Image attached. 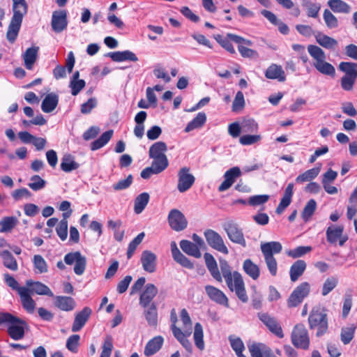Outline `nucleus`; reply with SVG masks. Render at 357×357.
<instances>
[{
    "instance_id": "15",
    "label": "nucleus",
    "mask_w": 357,
    "mask_h": 357,
    "mask_svg": "<svg viewBox=\"0 0 357 357\" xmlns=\"http://www.w3.org/2000/svg\"><path fill=\"white\" fill-rule=\"evenodd\" d=\"M51 26L55 33H61L65 30L68 26L66 10L54 11L52 16Z\"/></svg>"
},
{
    "instance_id": "46",
    "label": "nucleus",
    "mask_w": 357,
    "mask_h": 357,
    "mask_svg": "<svg viewBox=\"0 0 357 357\" xmlns=\"http://www.w3.org/2000/svg\"><path fill=\"white\" fill-rule=\"evenodd\" d=\"M172 331L174 337L179 341L182 346L189 352L192 351L191 342L186 338L182 331L176 326H172Z\"/></svg>"
},
{
    "instance_id": "33",
    "label": "nucleus",
    "mask_w": 357,
    "mask_h": 357,
    "mask_svg": "<svg viewBox=\"0 0 357 357\" xmlns=\"http://www.w3.org/2000/svg\"><path fill=\"white\" fill-rule=\"evenodd\" d=\"M315 39L319 45L328 50H335L337 45V41L335 38L321 32L315 35Z\"/></svg>"
},
{
    "instance_id": "28",
    "label": "nucleus",
    "mask_w": 357,
    "mask_h": 357,
    "mask_svg": "<svg viewBox=\"0 0 357 357\" xmlns=\"http://www.w3.org/2000/svg\"><path fill=\"white\" fill-rule=\"evenodd\" d=\"M59 96L54 93H48L43 99L41 109L45 113H50L57 107Z\"/></svg>"
},
{
    "instance_id": "6",
    "label": "nucleus",
    "mask_w": 357,
    "mask_h": 357,
    "mask_svg": "<svg viewBox=\"0 0 357 357\" xmlns=\"http://www.w3.org/2000/svg\"><path fill=\"white\" fill-rule=\"evenodd\" d=\"M310 329L317 328V336L325 334L328 331V324L327 314L325 310L319 307H313L308 317Z\"/></svg>"
},
{
    "instance_id": "29",
    "label": "nucleus",
    "mask_w": 357,
    "mask_h": 357,
    "mask_svg": "<svg viewBox=\"0 0 357 357\" xmlns=\"http://www.w3.org/2000/svg\"><path fill=\"white\" fill-rule=\"evenodd\" d=\"M307 264L305 261L296 260L290 267L289 275L291 282H296L303 274Z\"/></svg>"
},
{
    "instance_id": "53",
    "label": "nucleus",
    "mask_w": 357,
    "mask_h": 357,
    "mask_svg": "<svg viewBox=\"0 0 357 357\" xmlns=\"http://www.w3.org/2000/svg\"><path fill=\"white\" fill-rule=\"evenodd\" d=\"M319 173V168H312L300 174L296 178L297 183L310 181L317 176Z\"/></svg>"
},
{
    "instance_id": "52",
    "label": "nucleus",
    "mask_w": 357,
    "mask_h": 357,
    "mask_svg": "<svg viewBox=\"0 0 357 357\" xmlns=\"http://www.w3.org/2000/svg\"><path fill=\"white\" fill-rule=\"evenodd\" d=\"M317 208V203L314 199H310L305 206L301 216L305 222L310 220L311 216L314 214Z\"/></svg>"
},
{
    "instance_id": "4",
    "label": "nucleus",
    "mask_w": 357,
    "mask_h": 357,
    "mask_svg": "<svg viewBox=\"0 0 357 357\" xmlns=\"http://www.w3.org/2000/svg\"><path fill=\"white\" fill-rule=\"evenodd\" d=\"M3 324H8L7 331L12 339L19 340L24 337V326L26 325L24 321L9 312H1L0 326Z\"/></svg>"
},
{
    "instance_id": "12",
    "label": "nucleus",
    "mask_w": 357,
    "mask_h": 357,
    "mask_svg": "<svg viewBox=\"0 0 357 357\" xmlns=\"http://www.w3.org/2000/svg\"><path fill=\"white\" fill-rule=\"evenodd\" d=\"M64 261L68 265L75 264L74 266L75 274L81 275L84 273L86 266V259L82 255L80 252L77 251L66 254L64 257Z\"/></svg>"
},
{
    "instance_id": "50",
    "label": "nucleus",
    "mask_w": 357,
    "mask_h": 357,
    "mask_svg": "<svg viewBox=\"0 0 357 357\" xmlns=\"http://www.w3.org/2000/svg\"><path fill=\"white\" fill-rule=\"evenodd\" d=\"M323 18L326 26L328 29H336L339 26L337 18L328 9H325L323 13Z\"/></svg>"
},
{
    "instance_id": "7",
    "label": "nucleus",
    "mask_w": 357,
    "mask_h": 357,
    "mask_svg": "<svg viewBox=\"0 0 357 357\" xmlns=\"http://www.w3.org/2000/svg\"><path fill=\"white\" fill-rule=\"evenodd\" d=\"M291 342L298 349H307L310 346V337L307 330L303 324L296 325L291 335Z\"/></svg>"
},
{
    "instance_id": "54",
    "label": "nucleus",
    "mask_w": 357,
    "mask_h": 357,
    "mask_svg": "<svg viewBox=\"0 0 357 357\" xmlns=\"http://www.w3.org/2000/svg\"><path fill=\"white\" fill-rule=\"evenodd\" d=\"M33 262L34 268L37 270V273H44L47 272V264L44 258L41 255H35L33 256Z\"/></svg>"
},
{
    "instance_id": "13",
    "label": "nucleus",
    "mask_w": 357,
    "mask_h": 357,
    "mask_svg": "<svg viewBox=\"0 0 357 357\" xmlns=\"http://www.w3.org/2000/svg\"><path fill=\"white\" fill-rule=\"evenodd\" d=\"M190 168L183 167L178 172L177 189L180 192L188 190L195 183V176L190 173Z\"/></svg>"
},
{
    "instance_id": "10",
    "label": "nucleus",
    "mask_w": 357,
    "mask_h": 357,
    "mask_svg": "<svg viewBox=\"0 0 357 357\" xmlns=\"http://www.w3.org/2000/svg\"><path fill=\"white\" fill-rule=\"evenodd\" d=\"M223 229L231 242L241 245L243 248L247 246L243 231L236 222L228 221L223 225Z\"/></svg>"
},
{
    "instance_id": "19",
    "label": "nucleus",
    "mask_w": 357,
    "mask_h": 357,
    "mask_svg": "<svg viewBox=\"0 0 357 357\" xmlns=\"http://www.w3.org/2000/svg\"><path fill=\"white\" fill-rule=\"evenodd\" d=\"M141 263L145 271L150 273H154L156 271L157 257L153 252L144 250L142 253Z\"/></svg>"
},
{
    "instance_id": "55",
    "label": "nucleus",
    "mask_w": 357,
    "mask_h": 357,
    "mask_svg": "<svg viewBox=\"0 0 357 357\" xmlns=\"http://www.w3.org/2000/svg\"><path fill=\"white\" fill-rule=\"evenodd\" d=\"M151 166L159 173L162 172L169 165L167 157H160L152 158Z\"/></svg>"
},
{
    "instance_id": "31",
    "label": "nucleus",
    "mask_w": 357,
    "mask_h": 357,
    "mask_svg": "<svg viewBox=\"0 0 357 357\" xmlns=\"http://www.w3.org/2000/svg\"><path fill=\"white\" fill-rule=\"evenodd\" d=\"M167 151V146L164 142H157L153 144L149 150L150 158L167 157L165 153Z\"/></svg>"
},
{
    "instance_id": "27",
    "label": "nucleus",
    "mask_w": 357,
    "mask_h": 357,
    "mask_svg": "<svg viewBox=\"0 0 357 357\" xmlns=\"http://www.w3.org/2000/svg\"><path fill=\"white\" fill-rule=\"evenodd\" d=\"M20 296L23 307L29 313L33 312L36 307V303L29 294V289L26 287H22L20 289Z\"/></svg>"
},
{
    "instance_id": "22",
    "label": "nucleus",
    "mask_w": 357,
    "mask_h": 357,
    "mask_svg": "<svg viewBox=\"0 0 357 357\" xmlns=\"http://www.w3.org/2000/svg\"><path fill=\"white\" fill-rule=\"evenodd\" d=\"M26 285L29 289V294H36L38 295H46L50 297L54 296L51 289L40 282H33V280H26Z\"/></svg>"
},
{
    "instance_id": "59",
    "label": "nucleus",
    "mask_w": 357,
    "mask_h": 357,
    "mask_svg": "<svg viewBox=\"0 0 357 357\" xmlns=\"http://www.w3.org/2000/svg\"><path fill=\"white\" fill-rule=\"evenodd\" d=\"M243 132H255L258 130V123L252 119H245L241 123Z\"/></svg>"
},
{
    "instance_id": "36",
    "label": "nucleus",
    "mask_w": 357,
    "mask_h": 357,
    "mask_svg": "<svg viewBox=\"0 0 357 357\" xmlns=\"http://www.w3.org/2000/svg\"><path fill=\"white\" fill-rule=\"evenodd\" d=\"M163 344V338L161 336H156L149 340L144 349V354L151 356L160 350Z\"/></svg>"
},
{
    "instance_id": "20",
    "label": "nucleus",
    "mask_w": 357,
    "mask_h": 357,
    "mask_svg": "<svg viewBox=\"0 0 357 357\" xmlns=\"http://www.w3.org/2000/svg\"><path fill=\"white\" fill-rule=\"evenodd\" d=\"M158 292V289L153 284L148 283L139 296V305L142 307H148L153 303L152 301Z\"/></svg>"
},
{
    "instance_id": "47",
    "label": "nucleus",
    "mask_w": 357,
    "mask_h": 357,
    "mask_svg": "<svg viewBox=\"0 0 357 357\" xmlns=\"http://www.w3.org/2000/svg\"><path fill=\"white\" fill-rule=\"evenodd\" d=\"M18 220L17 218L14 216L4 217L0 220V229L1 233H5L10 231L17 224Z\"/></svg>"
},
{
    "instance_id": "17",
    "label": "nucleus",
    "mask_w": 357,
    "mask_h": 357,
    "mask_svg": "<svg viewBox=\"0 0 357 357\" xmlns=\"http://www.w3.org/2000/svg\"><path fill=\"white\" fill-rule=\"evenodd\" d=\"M251 357H277L266 344L259 342H252L248 344Z\"/></svg>"
},
{
    "instance_id": "62",
    "label": "nucleus",
    "mask_w": 357,
    "mask_h": 357,
    "mask_svg": "<svg viewBox=\"0 0 357 357\" xmlns=\"http://www.w3.org/2000/svg\"><path fill=\"white\" fill-rule=\"evenodd\" d=\"M245 106L244 95L242 91H238L236 94L232 104V111L238 112Z\"/></svg>"
},
{
    "instance_id": "42",
    "label": "nucleus",
    "mask_w": 357,
    "mask_h": 357,
    "mask_svg": "<svg viewBox=\"0 0 357 357\" xmlns=\"http://www.w3.org/2000/svg\"><path fill=\"white\" fill-rule=\"evenodd\" d=\"M150 196L148 192L139 194L135 199L134 211L136 214H140L149 202Z\"/></svg>"
},
{
    "instance_id": "45",
    "label": "nucleus",
    "mask_w": 357,
    "mask_h": 357,
    "mask_svg": "<svg viewBox=\"0 0 357 357\" xmlns=\"http://www.w3.org/2000/svg\"><path fill=\"white\" fill-rule=\"evenodd\" d=\"M113 130H109L102 133L98 139L93 141L91 144V149L93 151L98 150L104 146L112 138Z\"/></svg>"
},
{
    "instance_id": "41",
    "label": "nucleus",
    "mask_w": 357,
    "mask_h": 357,
    "mask_svg": "<svg viewBox=\"0 0 357 357\" xmlns=\"http://www.w3.org/2000/svg\"><path fill=\"white\" fill-rule=\"evenodd\" d=\"M61 169L65 172H70L79 168V165L75 161L74 156L66 154L61 158Z\"/></svg>"
},
{
    "instance_id": "44",
    "label": "nucleus",
    "mask_w": 357,
    "mask_h": 357,
    "mask_svg": "<svg viewBox=\"0 0 357 357\" xmlns=\"http://www.w3.org/2000/svg\"><path fill=\"white\" fill-rule=\"evenodd\" d=\"M339 70L344 73V76L357 79V63L342 61L339 64Z\"/></svg>"
},
{
    "instance_id": "34",
    "label": "nucleus",
    "mask_w": 357,
    "mask_h": 357,
    "mask_svg": "<svg viewBox=\"0 0 357 357\" xmlns=\"http://www.w3.org/2000/svg\"><path fill=\"white\" fill-rule=\"evenodd\" d=\"M180 247L181 250L188 255L195 258H200L202 256L200 250L194 243L188 240H182L180 241Z\"/></svg>"
},
{
    "instance_id": "56",
    "label": "nucleus",
    "mask_w": 357,
    "mask_h": 357,
    "mask_svg": "<svg viewBox=\"0 0 357 357\" xmlns=\"http://www.w3.org/2000/svg\"><path fill=\"white\" fill-rule=\"evenodd\" d=\"M28 186L34 191L40 190L45 187L46 181L38 175H33L30 178Z\"/></svg>"
},
{
    "instance_id": "23",
    "label": "nucleus",
    "mask_w": 357,
    "mask_h": 357,
    "mask_svg": "<svg viewBox=\"0 0 357 357\" xmlns=\"http://www.w3.org/2000/svg\"><path fill=\"white\" fill-rule=\"evenodd\" d=\"M259 317L273 333L280 338L284 337L282 329L275 319L266 313L259 314Z\"/></svg>"
},
{
    "instance_id": "5",
    "label": "nucleus",
    "mask_w": 357,
    "mask_h": 357,
    "mask_svg": "<svg viewBox=\"0 0 357 357\" xmlns=\"http://www.w3.org/2000/svg\"><path fill=\"white\" fill-rule=\"evenodd\" d=\"M282 250L280 242L271 241L261 243V250L264 257L265 262L271 275L275 276L278 272V263L274 254H279Z\"/></svg>"
},
{
    "instance_id": "8",
    "label": "nucleus",
    "mask_w": 357,
    "mask_h": 357,
    "mask_svg": "<svg viewBox=\"0 0 357 357\" xmlns=\"http://www.w3.org/2000/svg\"><path fill=\"white\" fill-rule=\"evenodd\" d=\"M310 291V284L307 282L301 283L290 294L287 300V306L289 307L298 306L308 296Z\"/></svg>"
},
{
    "instance_id": "48",
    "label": "nucleus",
    "mask_w": 357,
    "mask_h": 357,
    "mask_svg": "<svg viewBox=\"0 0 357 357\" xmlns=\"http://www.w3.org/2000/svg\"><path fill=\"white\" fill-rule=\"evenodd\" d=\"M193 337L196 347L200 350H203L204 349V334L203 328L200 323L195 324Z\"/></svg>"
},
{
    "instance_id": "64",
    "label": "nucleus",
    "mask_w": 357,
    "mask_h": 357,
    "mask_svg": "<svg viewBox=\"0 0 357 357\" xmlns=\"http://www.w3.org/2000/svg\"><path fill=\"white\" fill-rule=\"evenodd\" d=\"M238 50L244 58L257 59L259 56V54L257 51L244 45H238Z\"/></svg>"
},
{
    "instance_id": "24",
    "label": "nucleus",
    "mask_w": 357,
    "mask_h": 357,
    "mask_svg": "<svg viewBox=\"0 0 357 357\" xmlns=\"http://www.w3.org/2000/svg\"><path fill=\"white\" fill-rule=\"evenodd\" d=\"M206 266L213 278L218 282H222V278L219 271L217 262L213 256L208 252L204 255Z\"/></svg>"
},
{
    "instance_id": "37",
    "label": "nucleus",
    "mask_w": 357,
    "mask_h": 357,
    "mask_svg": "<svg viewBox=\"0 0 357 357\" xmlns=\"http://www.w3.org/2000/svg\"><path fill=\"white\" fill-rule=\"evenodd\" d=\"M144 315L149 326H155L158 324V310L155 303L144 307Z\"/></svg>"
},
{
    "instance_id": "58",
    "label": "nucleus",
    "mask_w": 357,
    "mask_h": 357,
    "mask_svg": "<svg viewBox=\"0 0 357 357\" xmlns=\"http://www.w3.org/2000/svg\"><path fill=\"white\" fill-rule=\"evenodd\" d=\"M215 40L223 47L225 48L227 52H229L231 54L236 53V51L231 43V41H232L231 39H229L227 36L226 37H223L221 35H217L215 36Z\"/></svg>"
},
{
    "instance_id": "11",
    "label": "nucleus",
    "mask_w": 357,
    "mask_h": 357,
    "mask_svg": "<svg viewBox=\"0 0 357 357\" xmlns=\"http://www.w3.org/2000/svg\"><path fill=\"white\" fill-rule=\"evenodd\" d=\"M204 235L208 245L213 249L225 255L229 253L228 248L225 245L222 237L217 231L208 229L205 230Z\"/></svg>"
},
{
    "instance_id": "63",
    "label": "nucleus",
    "mask_w": 357,
    "mask_h": 357,
    "mask_svg": "<svg viewBox=\"0 0 357 357\" xmlns=\"http://www.w3.org/2000/svg\"><path fill=\"white\" fill-rule=\"evenodd\" d=\"M56 234L62 241H65L68 236V221L66 220H61L56 228Z\"/></svg>"
},
{
    "instance_id": "9",
    "label": "nucleus",
    "mask_w": 357,
    "mask_h": 357,
    "mask_svg": "<svg viewBox=\"0 0 357 357\" xmlns=\"http://www.w3.org/2000/svg\"><path fill=\"white\" fill-rule=\"evenodd\" d=\"M344 226L331 225L326 231L327 241L332 245L338 242L340 246H343L348 240V236L344 234Z\"/></svg>"
},
{
    "instance_id": "26",
    "label": "nucleus",
    "mask_w": 357,
    "mask_h": 357,
    "mask_svg": "<svg viewBox=\"0 0 357 357\" xmlns=\"http://www.w3.org/2000/svg\"><path fill=\"white\" fill-rule=\"evenodd\" d=\"M265 77L270 79H278L279 82H284L285 73L281 66L273 63L265 72Z\"/></svg>"
},
{
    "instance_id": "43",
    "label": "nucleus",
    "mask_w": 357,
    "mask_h": 357,
    "mask_svg": "<svg viewBox=\"0 0 357 357\" xmlns=\"http://www.w3.org/2000/svg\"><path fill=\"white\" fill-rule=\"evenodd\" d=\"M206 121V115L204 112H199L185 128V132H189L195 129L202 127Z\"/></svg>"
},
{
    "instance_id": "21",
    "label": "nucleus",
    "mask_w": 357,
    "mask_h": 357,
    "mask_svg": "<svg viewBox=\"0 0 357 357\" xmlns=\"http://www.w3.org/2000/svg\"><path fill=\"white\" fill-rule=\"evenodd\" d=\"M92 310L89 307H84L82 311L75 314V320L72 326L73 332L79 331L89 320Z\"/></svg>"
},
{
    "instance_id": "25",
    "label": "nucleus",
    "mask_w": 357,
    "mask_h": 357,
    "mask_svg": "<svg viewBox=\"0 0 357 357\" xmlns=\"http://www.w3.org/2000/svg\"><path fill=\"white\" fill-rule=\"evenodd\" d=\"M112 59V61L116 62H122L125 61H137L138 58L135 53L130 50L118 51L114 52H109L106 55Z\"/></svg>"
},
{
    "instance_id": "3",
    "label": "nucleus",
    "mask_w": 357,
    "mask_h": 357,
    "mask_svg": "<svg viewBox=\"0 0 357 357\" xmlns=\"http://www.w3.org/2000/svg\"><path fill=\"white\" fill-rule=\"evenodd\" d=\"M307 51L310 55L314 59L313 66L320 73L333 77L335 74L334 66L326 61V54L324 50L314 45H309Z\"/></svg>"
},
{
    "instance_id": "18",
    "label": "nucleus",
    "mask_w": 357,
    "mask_h": 357,
    "mask_svg": "<svg viewBox=\"0 0 357 357\" xmlns=\"http://www.w3.org/2000/svg\"><path fill=\"white\" fill-rule=\"evenodd\" d=\"M205 291L211 300L218 304L229 307L228 298L221 290L213 286L206 285L205 286Z\"/></svg>"
},
{
    "instance_id": "40",
    "label": "nucleus",
    "mask_w": 357,
    "mask_h": 357,
    "mask_svg": "<svg viewBox=\"0 0 357 357\" xmlns=\"http://www.w3.org/2000/svg\"><path fill=\"white\" fill-rule=\"evenodd\" d=\"M0 257L2 259L3 264L7 268L16 271L18 269V265L16 259L8 250H2L0 252Z\"/></svg>"
},
{
    "instance_id": "1",
    "label": "nucleus",
    "mask_w": 357,
    "mask_h": 357,
    "mask_svg": "<svg viewBox=\"0 0 357 357\" xmlns=\"http://www.w3.org/2000/svg\"><path fill=\"white\" fill-rule=\"evenodd\" d=\"M220 266L229 290L234 291L241 302L247 303L248 301V296L241 274L238 271H234L232 273L231 267L225 259H220Z\"/></svg>"
},
{
    "instance_id": "57",
    "label": "nucleus",
    "mask_w": 357,
    "mask_h": 357,
    "mask_svg": "<svg viewBox=\"0 0 357 357\" xmlns=\"http://www.w3.org/2000/svg\"><path fill=\"white\" fill-rule=\"evenodd\" d=\"M312 250L310 246H298L294 249L287 251V255L292 258H298Z\"/></svg>"
},
{
    "instance_id": "38",
    "label": "nucleus",
    "mask_w": 357,
    "mask_h": 357,
    "mask_svg": "<svg viewBox=\"0 0 357 357\" xmlns=\"http://www.w3.org/2000/svg\"><path fill=\"white\" fill-rule=\"evenodd\" d=\"M301 5L306 10L307 17L312 18L318 17L321 9V4L319 3H314L311 0H302Z\"/></svg>"
},
{
    "instance_id": "49",
    "label": "nucleus",
    "mask_w": 357,
    "mask_h": 357,
    "mask_svg": "<svg viewBox=\"0 0 357 357\" xmlns=\"http://www.w3.org/2000/svg\"><path fill=\"white\" fill-rule=\"evenodd\" d=\"M356 326L354 324H350L347 327H344L341 330V340L344 344H349L354 337Z\"/></svg>"
},
{
    "instance_id": "16",
    "label": "nucleus",
    "mask_w": 357,
    "mask_h": 357,
    "mask_svg": "<svg viewBox=\"0 0 357 357\" xmlns=\"http://www.w3.org/2000/svg\"><path fill=\"white\" fill-rule=\"evenodd\" d=\"M242 174L241 170L238 167H234L225 172L224 174V181L219 185L218 190L224 192L228 190Z\"/></svg>"
},
{
    "instance_id": "39",
    "label": "nucleus",
    "mask_w": 357,
    "mask_h": 357,
    "mask_svg": "<svg viewBox=\"0 0 357 357\" xmlns=\"http://www.w3.org/2000/svg\"><path fill=\"white\" fill-rule=\"evenodd\" d=\"M327 4L334 13L347 14L351 12V6L342 0H329Z\"/></svg>"
},
{
    "instance_id": "35",
    "label": "nucleus",
    "mask_w": 357,
    "mask_h": 357,
    "mask_svg": "<svg viewBox=\"0 0 357 357\" xmlns=\"http://www.w3.org/2000/svg\"><path fill=\"white\" fill-rule=\"evenodd\" d=\"M243 270L254 280H257L260 275L259 267L250 259H247L243 261Z\"/></svg>"
},
{
    "instance_id": "2",
    "label": "nucleus",
    "mask_w": 357,
    "mask_h": 357,
    "mask_svg": "<svg viewBox=\"0 0 357 357\" xmlns=\"http://www.w3.org/2000/svg\"><path fill=\"white\" fill-rule=\"evenodd\" d=\"M13 15L6 33L7 40L13 43L20 31L24 16L27 13L28 4L26 0H13Z\"/></svg>"
},
{
    "instance_id": "30",
    "label": "nucleus",
    "mask_w": 357,
    "mask_h": 357,
    "mask_svg": "<svg viewBox=\"0 0 357 357\" xmlns=\"http://www.w3.org/2000/svg\"><path fill=\"white\" fill-rule=\"evenodd\" d=\"M54 305L61 310L66 312L72 311L75 307V302L74 299L68 296H56Z\"/></svg>"
},
{
    "instance_id": "14",
    "label": "nucleus",
    "mask_w": 357,
    "mask_h": 357,
    "mask_svg": "<svg viewBox=\"0 0 357 357\" xmlns=\"http://www.w3.org/2000/svg\"><path fill=\"white\" fill-rule=\"evenodd\" d=\"M168 222L170 227L176 231L184 230L188 225L185 215L178 209H172L168 215Z\"/></svg>"
},
{
    "instance_id": "60",
    "label": "nucleus",
    "mask_w": 357,
    "mask_h": 357,
    "mask_svg": "<svg viewBox=\"0 0 357 357\" xmlns=\"http://www.w3.org/2000/svg\"><path fill=\"white\" fill-rule=\"evenodd\" d=\"M113 349L112 338L108 335L105 339L102 346V352L100 357H110Z\"/></svg>"
},
{
    "instance_id": "32",
    "label": "nucleus",
    "mask_w": 357,
    "mask_h": 357,
    "mask_svg": "<svg viewBox=\"0 0 357 357\" xmlns=\"http://www.w3.org/2000/svg\"><path fill=\"white\" fill-rule=\"evenodd\" d=\"M38 51L39 47L37 46L29 47L25 51L23 59L27 69L31 70L33 68V66L38 57Z\"/></svg>"
},
{
    "instance_id": "61",
    "label": "nucleus",
    "mask_w": 357,
    "mask_h": 357,
    "mask_svg": "<svg viewBox=\"0 0 357 357\" xmlns=\"http://www.w3.org/2000/svg\"><path fill=\"white\" fill-rule=\"evenodd\" d=\"M172 257L174 259L182 266L189 269L193 268V264L183 254H182L181 251L178 252H176V254L172 255Z\"/></svg>"
},
{
    "instance_id": "51",
    "label": "nucleus",
    "mask_w": 357,
    "mask_h": 357,
    "mask_svg": "<svg viewBox=\"0 0 357 357\" xmlns=\"http://www.w3.org/2000/svg\"><path fill=\"white\" fill-rule=\"evenodd\" d=\"M338 280L334 276H331L326 278L324 281L322 289L321 294L323 296H327L331 291H332L337 285Z\"/></svg>"
}]
</instances>
